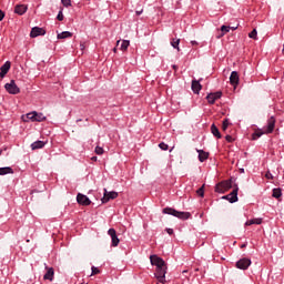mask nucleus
<instances>
[{"label":"nucleus","instance_id":"nucleus-6","mask_svg":"<svg viewBox=\"0 0 284 284\" xmlns=\"http://www.w3.org/2000/svg\"><path fill=\"white\" fill-rule=\"evenodd\" d=\"M229 203H236L239 201V186H236L230 194L222 196Z\"/></svg>","mask_w":284,"mask_h":284},{"label":"nucleus","instance_id":"nucleus-4","mask_svg":"<svg viewBox=\"0 0 284 284\" xmlns=\"http://www.w3.org/2000/svg\"><path fill=\"white\" fill-rule=\"evenodd\" d=\"M232 187V180H225L215 185V192L217 194H225Z\"/></svg>","mask_w":284,"mask_h":284},{"label":"nucleus","instance_id":"nucleus-29","mask_svg":"<svg viewBox=\"0 0 284 284\" xmlns=\"http://www.w3.org/2000/svg\"><path fill=\"white\" fill-rule=\"evenodd\" d=\"M250 39H254L256 41L258 39V32L256 29H253L252 32L248 33Z\"/></svg>","mask_w":284,"mask_h":284},{"label":"nucleus","instance_id":"nucleus-26","mask_svg":"<svg viewBox=\"0 0 284 284\" xmlns=\"http://www.w3.org/2000/svg\"><path fill=\"white\" fill-rule=\"evenodd\" d=\"M265 134V131L257 130L252 134L253 141H256V139H261Z\"/></svg>","mask_w":284,"mask_h":284},{"label":"nucleus","instance_id":"nucleus-47","mask_svg":"<svg viewBox=\"0 0 284 284\" xmlns=\"http://www.w3.org/2000/svg\"><path fill=\"white\" fill-rule=\"evenodd\" d=\"M179 69V67H176V64H174L173 65V70H178Z\"/></svg>","mask_w":284,"mask_h":284},{"label":"nucleus","instance_id":"nucleus-1","mask_svg":"<svg viewBox=\"0 0 284 284\" xmlns=\"http://www.w3.org/2000/svg\"><path fill=\"white\" fill-rule=\"evenodd\" d=\"M151 265L155 266V278L159 283L165 284V274H168V265L165 261L159 255L150 256Z\"/></svg>","mask_w":284,"mask_h":284},{"label":"nucleus","instance_id":"nucleus-3","mask_svg":"<svg viewBox=\"0 0 284 284\" xmlns=\"http://www.w3.org/2000/svg\"><path fill=\"white\" fill-rule=\"evenodd\" d=\"M45 115L43 113H39L37 111H32L30 113H27L26 115H22L23 121H32V122H38L41 123L45 121Z\"/></svg>","mask_w":284,"mask_h":284},{"label":"nucleus","instance_id":"nucleus-15","mask_svg":"<svg viewBox=\"0 0 284 284\" xmlns=\"http://www.w3.org/2000/svg\"><path fill=\"white\" fill-rule=\"evenodd\" d=\"M239 81H241V79L239 78V72L236 71L231 72V75H230L231 85H233V88H236V85H239Z\"/></svg>","mask_w":284,"mask_h":284},{"label":"nucleus","instance_id":"nucleus-33","mask_svg":"<svg viewBox=\"0 0 284 284\" xmlns=\"http://www.w3.org/2000/svg\"><path fill=\"white\" fill-rule=\"evenodd\" d=\"M97 274H101V270H99V267L92 266L91 276H97Z\"/></svg>","mask_w":284,"mask_h":284},{"label":"nucleus","instance_id":"nucleus-38","mask_svg":"<svg viewBox=\"0 0 284 284\" xmlns=\"http://www.w3.org/2000/svg\"><path fill=\"white\" fill-rule=\"evenodd\" d=\"M57 19H58V21H63V19H64L63 11H59Z\"/></svg>","mask_w":284,"mask_h":284},{"label":"nucleus","instance_id":"nucleus-21","mask_svg":"<svg viewBox=\"0 0 284 284\" xmlns=\"http://www.w3.org/2000/svg\"><path fill=\"white\" fill-rule=\"evenodd\" d=\"M261 223H263V219L255 217V219H252V220H247L245 222V225H261Z\"/></svg>","mask_w":284,"mask_h":284},{"label":"nucleus","instance_id":"nucleus-22","mask_svg":"<svg viewBox=\"0 0 284 284\" xmlns=\"http://www.w3.org/2000/svg\"><path fill=\"white\" fill-rule=\"evenodd\" d=\"M42 148H45V142L43 141H36L31 144L32 150H41Z\"/></svg>","mask_w":284,"mask_h":284},{"label":"nucleus","instance_id":"nucleus-44","mask_svg":"<svg viewBox=\"0 0 284 284\" xmlns=\"http://www.w3.org/2000/svg\"><path fill=\"white\" fill-rule=\"evenodd\" d=\"M135 14H136L138 17H141V14H143V10L136 11Z\"/></svg>","mask_w":284,"mask_h":284},{"label":"nucleus","instance_id":"nucleus-32","mask_svg":"<svg viewBox=\"0 0 284 284\" xmlns=\"http://www.w3.org/2000/svg\"><path fill=\"white\" fill-rule=\"evenodd\" d=\"M204 185L201 186L197 191H196V194L197 196H201L202 199L205 196V190H204Z\"/></svg>","mask_w":284,"mask_h":284},{"label":"nucleus","instance_id":"nucleus-45","mask_svg":"<svg viewBox=\"0 0 284 284\" xmlns=\"http://www.w3.org/2000/svg\"><path fill=\"white\" fill-rule=\"evenodd\" d=\"M91 161L97 162V161H98V158H97V156H92V158H91Z\"/></svg>","mask_w":284,"mask_h":284},{"label":"nucleus","instance_id":"nucleus-16","mask_svg":"<svg viewBox=\"0 0 284 284\" xmlns=\"http://www.w3.org/2000/svg\"><path fill=\"white\" fill-rule=\"evenodd\" d=\"M199 156V161L200 163H205V161H207V159H210V153L209 152H205L204 150H196Z\"/></svg>","mask_w":284,"mask_h":284},{"label":"nucleus","instance_id":"nucleus-2","mask_svg":"<svg viewBox=\"0 0 284 284\" xmlns=\"http://www.w3.org/2000/svg\"><path fill=\"white\" fill-rule=\"evenodd\" d=\"M163 214H169L171 216H175V219H181L182 221H187V219H190V216H192V214H190V212H181V211H176L175 209L172 207H165L163 209Z\"/></svg>","mask_w":284,"mask_h":284},{"label":"nucleus","instance_id":"nucleus-20","mask_svg":"<svg viewBox=\"0 0 284 284\" xmlns=\"http://www.w3.org/2000/svg\"><path fill=\"white\" fill-rule=\"evenodd\" d=\"M6 174H14V170L10 166L0 168V176H6Z\"/></svg>","mask_w":284,"mask_h":284},{"label":"nucleus","instance_id":"nucleus-25","mask_svg":"<svg viewBox=\"0 0 284 284\" xmlns=\"http://www.w3.org/2000/svg\"><path fill=\"white\" fill-rule=\"evenodd\" d=\"M180 43H181V39L174 38V39H172V41H171L172 48H174L175 50H178V52L181 51V48H179V44H180Z\"/></svg>","mask_w":284,"mask_h":284},{"label":"nucleus","instance_id":"nucleus-8","mask_svg":"<svg viewBox=\"0 0 284 284\" xmlns=\"http://www.w3.org/2000/svg\"><path fill=\"white\" fill-rule=\"evenodd\" d=\"M274 128H276V118L274 115H272L267 120V125H266V128H264V133L272 134V132H274Z\"/></svg>","mask_w":284,"mask_h":284},{"label":"nucleus","instance_id":"nucleus-9","mask_svg":"<svg viewBox=\"0 0 284 284\" xmlns=\"http://www.w3.org/2000/svg\"><path fill=\"white\" fill-rule=\"evenodd\" d=\"M108 234H109V236H111V241H112L111 245H112V247H118L119 243L121 241L119 240V236L116 235V230L109 229Z\"/></svg>","mask_w":284,"mask_h":284},{"label":"nucleus","instance_id":"nucleus-14","mask_svg":"<svg viewBox=\"0 0 284 284\" xmlns=\"http://www.w3.org/2000/svg\"><path fill=\"white\" fill-rule=\"evenodd\" d=\"M11 63L10 61L4 62V64L0 68V79H3L8 72H10Z\"/></svg>","mask_w":284,"mask_h":284},{"label":"nucleus","instance_id":"nucleus-23","mask_svg":"<svg viewBox=\"0 0 284 284\" xmlns=\"http://www.w3.org/2000/svg\"><path fill=\"white\" fill-rule=\"evenodd\" d=\"M211 132L213 136H215L216 139H221V132L219 131V128H216V124L211 125Z\"/></svg>","mask_w":284,"mask_h":284},{"label":"nucleus","instance_id":"nucleus-28","mask_svg":"<svg viewBox=\"0 0 284 284\" xmlns=\"http://www.w3.org/2000/svg\"><path fill=\"white\" fill-rule=\"evenodd\" d=\"M272 196L273 199H281V196H283V192L281 191V189H273Z\"/></svg>","mask_w":284,"mask_h":284},{"label":"nucleus","instance_id":"nucleus-48","mask_svg":"<svg viewBox=\"0 0 284 284\" xmlns=\"http://www.w3.org/2000/svg\"><path fill=\"white\" fill-rule=\"evenodd\" d=\"M119 43H121V40H118V41H116V45H119Z\"/></svg>","mask_w":284,"mask_h":284},{"label":"nucleus","instance_id":"nucleus-27","mask_svg":"<svg viewBox=\"0 0 284 284\" xmlns=\"http://www.w3.org/2000/svg\"><path fill=\"white\" fill-rule=\"evenodd\" d=\"M128 48H130V40H123L121 42L120 50H122V52H125V50H128Z\"/></svg>","mask_w":284,"mask_h":284},{"label":"nucleus","instance_id":"nucleus-31","mask_svg":"<svg viewBox=\"0 0 284 284\" xmlns=\"http://www.w3.org/2000/svg\"><path fill=\"white\" fill-rule=\"evenodd\" d=\"M94 152H95V154L101 156L102 154H104L105 150H103V146H95Z\"/></svg>","mask_w":284,"mask_h":284},{"label":"nucleus","instance_id":"nucleus-34","mask_svg":"<svg viewBox=\"0 0 284 284\" xmlns=\"http://www.w3.org/2000/svg\"><path fill=\"white\" fill-rule=\"evenodd\" d=\"M231 27L230 26H222L221 27V31L223 32V34H227V32H230Z\"/></svg>","mask_w":284,"mask_h":284},{"label":"nucleus","instance_id":"nucleus-24","mask_svg":"<svg viewBox=\"0 0 284 284\" xmlns=\"http://www.w3.org/2000/svg\"><path fill=\"white\" fill-rule=\"evenodd\" d=\"M72 32L70 31H63L61 33H58L57 38L58 39H71Z\"/></svg>","mask_w":284,"mask_h":284},{"label":"nucleus","instance_id":"nucleus-50","mask_svg":"<svg viewBox=\"0 0 284 284\" xmlns=\"http://www.w3.org/2000/svg\"><path fill=\"white\" fill-rule=\"evenodd\" d=\"M113 52H116V48L113 49Z\"/></svg>","mask_w":284,"mask_h":284},{"label":"nucleus","instance_id":"nucleus-18","mask_svg":"<svg viewBox=\"0 0 284 284\" xmlns=\"http://www.w3.org/2000/svg\"><path fill=\"white\" fill-rule=\"evenodd\" d=\"M16 14H26L28 12V4H17L14 8Z\"/></svg>","mask_w":284,"mask_h":284},{"label":"nucleus","instance_id":"nucleus-40","mask_svg":"<svg viewBox=\"0 0 284 284\" xmlns=\"http://www.w3.org/2000/svg\"><path fill=\"white\" fill-rule=\"evenodd\" d=\"M4 17H6V13L2 10H0V21H3Z\"/></svg>","mask_w":284,"mask_h":284},{"label":"nucleus","instance_id":"nucleus-10","mask_svg":"<svg viewBox=\"0 0 284 284\" xmlns=\"http://www.w3.org/2000/svg\"><path fill=\"white\" fill-rule=\"evenodd\" d=\"M252 265V260L247 257H243L240 261L236 262L237 270H247Z\"/></svg>","mask_w":284,"mask_h":284},{"label":"nucleus","instance_id":"nucleus-5","mask_svg":"<svg viewBox=\"0 0 284 284\" xmlns=\"http://www.w3.org/2000/svg\"><path fill=\"white\" fill-rule=\"evenodd\" d=\"M4 89L9 94H19L21 92V89H19L14 80H11L9 83H6Z\"/></svg>","mask_w":284,"mask_h":284},{"label":"nucleus","instance_id":"nucleus-43","mask_svg":"<svg viewBox=\"0 0 284 284\" xmlns=\"http://www.w3.org/2000/svg\"><path fill=\"white\" fill-rule=\"evenodd\" d=\"M191 45H199V42H196V40H192Z\"/></svg>","mask_w":284,"mask_h":284},{"label":"nucleus","instance_id":"nucleus-13","mask_svg":"<svg viewBox=\"0 0 284 284\" xmlns=\"http://www.w3.org/2000/svg\"><path fill=\"white\" fill-rule=\"evenodd\" d=\"M119 197V193L115 191L108 192L105 191L102 202L108 203V201H113Z\"/></svg>","mask_w":284,"mask_h":284},{"label":"nucleus","instance_id":"nucleus-11","mask_svg":"<svg viewBox=\"0 0 284 284\" xmlns=\"http://www.w3.org/2000/svg\"><path fill=\"white\" fill-rule=\"evenodd\" d=\"M45 36V31L43 28L40 27H33L30 32L31 39H37V37H43Z\"/></svg>","mask_w":284,"mask_h":284},{"label":"nucleus","instance_id":"nucleus-7","mask_svg":"<svg viewBox=\"0 0 284 284\" xmlns=\"http://www.w3.org/2000/svg\"><path fill=\"white\" fill-rule=\"evenodd\" d=\"M221 97H223V92H221V91L209 93L206 95V101L210 105H214V103H216V101H219V99H221Z\"/></svg>","mask_w":284,"mask_h":284},{"label":"nucleus","instance_id":"nucleus-19","mask_svg":"<svg viewBox=\"0 0 284 284\" xmlns=\"http://www.w3.org/2000/svg\"><path fill=\"white\" fill-rule=\"evenodd\" d=\"M191 88L194 94H199V92L203 90V87L201 85V82L199 80H193Z\"/></svg>","mask_w":284,"mask_h":284},{"label":"nucleus","instance_id":"nucleus-35","mask_svg":"<svg viewBox=\"0 0 284 284\" xmlns=\"http://www.w3.org/2000/svg\"><path fill=\"white\" fill-rule=\"evenodd\" d=\"M61 3L64 6V8H70V6H72L71 0H61Z\"/></svg>","mask_w":284,"mask_h":284},{"label":"nucleus","instance_id":"nucleus-12","mask_svg":"<svg viewBox=\"0 0 284 284\" xmlns=\"http://www.w3.org/2000/svg\"><path fill=\"white\" fill-rule=\"evenodd\" d=\"M77 201L79 205H84V206L91 205L92 203V201H90V197H88V195H83L81 193L77 195Z\"/></svg>","mask_w":284,"mask_h":284},{"label":"nucleus","instance_id":"nucleus-46","mask_svg":"<svg viewBox=\"0 0 284 284\" xmlns=\"http://www.w3.org/2000/svg\"><path fill=\"white\" fill-rule=\"evenodd\" d=\"M239 27H231V30H237Z\"/></svg>","mask_w":284,"mask_h":284},{"label":"nucleus","instance_id":"nucleus-49","mask_svg":"<svg viewBox=\"0 0 284 284\" xmlns=\"http://www.w3.org/2000/svg\"><path fill=\"white\" fill-rule=\"evenodd\" d=\"M247 245L246 244H242V246L241 247H246Z\"/></svg>","mask_w":284,"mask_h":284},{"label":"nucleus","instance_id":"nucleus-36","mask_svg":"<svg viewBox=\"0 0 284 284\" xmlns=\"http://www.w3.org/2000/svg\"><path fill=\"white\" fill-rule=\"evenodd\" d=\"M159 148H160V150H163V151H168V149H169V146H168V144H165V142H161L159 144Z\"/></svg>","mask_w":284,"mask_h":284},{"label":"nucleus","instance_id":"nucleus-39","mask_svg":"<svg viewBox=\"0 0 284 284\" xmlns=\"http://www.w3.org/2000/svg\"><path fill=\"white\" fill-rule=\"evenodd\" d=\"M225 141H227V143H234V138L232 135H226Z\"/></svg>","mask_w":284,"mask_h":284},{"label":"nucleus","instance_id":"nucleus-41","mask_svg":"<svg viewBox=\"0 0 284 284\" xmlns=\"http://www.w3.org/2000/svg\"><path fill=\"white\" fill-rule=\"evenodd\" d=\"M80 50L83 52V50H85V42H81L80 43Z\"/></svg>","mask_w":284,"mask_h":284},{"label":"nucleus","instance_id":"nucleus-30","mask_svg":"<svg viewBox=\"0 0 284 284\" xmlns=\"http://www.w3.org/2000/svg\"><path fill=\"white\" fill-rule=\"evenodd\" d=\"M227 128H230V120L224 119L222 122V130L225 132V130H227Z\"/></svg>","mask_w":284,"mask_h":284},{"label":"nucleus","instance_id":"nucleus-37","mask_svg":"<svg viewBox=\"0 0 284 284\" xmlns=\"http://www.w3.org/2000/svg\"><path fill=\"white\" fill-rule=\"evenodd\" d=\"M265 179H267L268 181H272V179H274V175H272V172L267 171L265 173Z\"/></svg>","mask_w":284,"mask_h":284},{"label":"nucleus","instance_id":"nucleus-17","mask_svg":"<svg viewBox=\"0 0 284 284\" xmlns=\"http://www.w3.org/2000/svg\"><path fill=\"white\" fill-rule=\"evenodd\" d=\"M47 273L43 275L44 281H54V268L45 266Z\"/></svg>","mask_w":284,"mask_h":284},{"label":"nucleus","instance_id":"nucleus-42","mask_svg":"<svg viewBox=\"0 0 284 284\" xmlns=\"http://www.w3.org/2000/svg\"><path fill=\"white\" fill-rule=\"evenodd\" d=\"M166 232H168V234H170V235L174 234V230H172V229H166Z\"/></svg>","mask_w":284,"mask_h":284}]
</instances>
